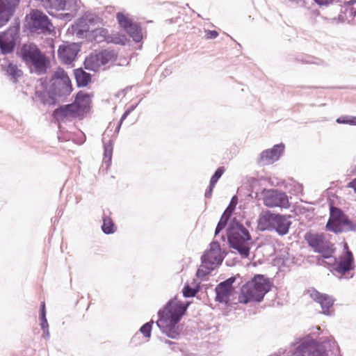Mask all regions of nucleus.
<instances>
[{
    "mask_svg": "<svg viewBox=\"0 0 356 356\" xmlns=\"http://www.w3.org/2000/svg\"><path fill=\"white\" fill-rule=\"evenodd\" d=\"M226 237L229 248L236 250L242 258L249 257L252 238L248 229L236 218L230 220L226 229Z\"/></svg>",
    "mask_w": 356,
    "mask_h": 356,
    "instance_id": "f257e3e1",
    "label": "nucleus"
},
{
    "mask_svg": "<svg viewBox=\"0 0 356 356\" xmlns=\"http://www.w3.org/2000/svg\"><path fill=\"white\" fill-rule=\"evenodd\" d=\"M272 286L269 278L264 275L256 274L242 286L238 302L245 305L251 302H261L265 295L271 290Z\"/></svg>",
    "mask_w": 356,
    "mask_h": 356,
    "instance_id": "f03ea898",
    "label": "nucleus"
},
{
    "mask_svg": "<svg viewBox=\"0 0 356 356\" xmlns=\"http://www.w3.org/2000/svg\"><path fill=\"white\" fill-rule=\"evenodd\" d=\"M290 215H283L270 211H265L257 220L258 229L260 231H275L278 235H286L292 222Z\"/></svg>",
    "mask_w": 356,
    "mask_h": 356,
    "instance_id": "7ed1b4c3",
    "label": "nucleus"
},
{
    "mask_svg": "<svg viewBox=\"0 0 356 356\" xmlns=\"http://www.w3.org/2000/svg\"><path fill=\"white\" fill-rule=\"evenodd\" d=\"M325 228L329 232L339 234L343 232H355L356 223L352 221L341 209L330 206Z\"/></svg>",
    "mask_w": 356,
    "mask_h": 356,
    "instance_id": "20e7f679",
    "label": "nucleus"
},
{
    "mask_svg": "<svg viewBox=\"0 0 356 356\" xmlns=\"http://www.w3.org/2000/svg\"><path fill=\"white\" fill-rule=\"evenodd\" d=\"M292 345L294 347L289 350L291 355L289 356H329L325 346L309 335L298 339Z\"/></svg>",
    "mask_w": 356,
    "mask_h": 356,
    "instance_id": "39448f33",
    "label": "nucleus"
},
{
    "mask_svg": "<svg viewBox=\"0 0 356 356\" xmlns=\"http://www.w3.org/2000/svg\"><path fill=\"white\" fill-rule=\"evenodd\" d=\"M191 302H185L177 300V296L170 298L157 314L159 320L169 323H179L182 317L186 314Z\"/></svg>",
    "mask_w": 356,
    "mask_h": 356,
    "instance_id": "423d86ee",
    "label": "nucleus"
},
{
    "mask_svg": "<svg viewBox=\"0 0 356 356\" xmlns=\"http://www.w3.org/2000/svg\"><path fill=\"white\" fill-rule=\"evenodd\" d=\"M50 87L47 92H37L38 97L43 104L56 105L58 102V98L66 97L70 95L73 88L70 81H50Z\"/></svg>",
    "mask_w": 356,
    "mask_h": 356,
    "instance_id": "0eeeda50",
    "label": "nucleus"
},
{
    "mask_svg": "<svg viewBox=\"0 0 356 356\" xmlns=\"http://www.w3.org/2000/svg\"><path fill=\"white\" fill-rule=\"evenodd\" d=\"M20 25L15 23L4 31H0V52L3 55L12 54L20 44Z\"/></svg>",
    "mask_w": 356,
    "mask_h": 356,
    "instance_id": "6e6552de",
    "label": "nucleus"
},
{
    "mask_svg": "<svg viewBox=\"0 0 356 356\" xmlns=\"http://www.w3.org/2000/svg\"><path fill=\"white\" fill-rule=\"evenodd\" d=\"M227 252L222 250L218 241H213L209 249L206 250L201 257L202 266L207 270H213L221 265Z\"/></svg>",
    "mask_w": 356,
    "mask_h": 356,
    "instance_id": "1a4fd4ad",
    "label": "nucleus"
},
{
    "mask_svg": "<svg viewBox=\"0 0 356 356\" xmlns=\"http://www.w3.org/2000/svg\"><path fill=\"white\" fill-rule=\"evenodd\" d=\"M25 20L29 31L38 33H45L51 25L47 15L37 9H31L26 15Z\"/></svg>",
    "mask_w": 356,
    "mask_h": 356,
    "instance_id": "9d476101",
    "label": "nucleus"
},
{
    "mask_svg": "<svg viewBox=\"0 0 356 356\" xmlns=\"http://www.w3.org/2000/svg\"><path fill=\"white\" fill-rule=\"evenodd\" d=\"M355 259L343 256L334 258L332 272L339 279H350L354 276Z\"/></svg>",
    "mask_w": 356,
    "mask_h": 356,
    "instance_id": "9b49d317",
    "label": "nucleus"
},
{
    "mask_svg": "<svg viewBox=\"0 0 356 356\" xmlns=\"http://www.w3.org/2000/svg\"><path fill=\"white\" fill-rule=\"evenodd\" d=\"M264 204L268 207L289 208L290 203L284 192L277 189H264L263 191Z\"/></svg>",
    "mask_w": 356,
    "mask_h": 356,
    "instance_id": "f8f14e48",
    "label": "nucleus"
},
{
    "mask_svg": "<svg viewBox=\"0 0 356 356\" xmlns=\"http://www.w3.org/2000/svg\"><path fill=\"white\" fill-rule=\"evenodd\" d=\"M116 18L119 25L135 42L138 43L142 40V28L139 23L134 22L121 12L117 13Z\"/></svg>",
    "mask_w": 356,
    "mask_h": 356,
    "instance_id": "ddd939ff",
    "label": "nucleus"
},
{
    "mask_svg": "<svg viewBox=\"0 0 356 356\" xmlns=\"http://www.w3.org/2000/svg\"><path fill=\"white\" fill-rule=\"evenodd\" d=\"M236 279V277L232 276L217 284L215 288L216 302L225 305L229 303L230 296L233 292V284Z\"/></svg>",
    "mask_w": 356,
    "mask_h": 356,
    "instance_id": "4468645a",
    "label": "nucleus"
},
{
    "mask_svg": "<svg viewBox=\"0 0 356 356\" xmlns=\"http://www.w3.org/2000/svg\"><path fill=\"white\" fill-rule=\"evenodd\" d=\"M285 146L281 143L272 148L264 150L259 154L257 163L259 165H269L279 160L284 151Z\"/></svg>",
    "mask_w": 356,
    "mask_h": 356,
    "instance_id": "2eb2a0df",
    "label": "nucleus"
},
{
    "mask_svg": "<svg viewBox=\"0 0 356 356\" xmlns=\"http://www.w3.org/2000/svg\"><path fill=\"white\" fill-rule=\"evenodd\" d=\"M26 66L29 67L31 74H35L38 76L45 74L51 67L50 59L43 52L29 62Z\"/></svg>",
    "mask_w": 356,
    "mask_h": 356,
    "instance_id": "dca6fc26",
    "label": "nucleus"
},
{
    "mask_svg": "<svg viewBox=\"0 0 356 356\" xmlns=\"http://www.w3.org/2000/svg\"><path fill=\"white\" fill-rule=\"evenodd\" d=\"M26 66L29 67L31 74H35L38 76L45 74L51 67L50 59L43 52L29 62Z\"/></svg>",
    "mask_w": 356,
    "mask_h": 356,
    "instance_id": "f3484780",
    "label": "nucleus"
},
{
    "mask_svg": "<svg viewBox=\"0 0 356 356\" xmlns=\"http://www.w3.org/2000/svg\"><path fill=\"white\" fill-rule=\"evenodd\" d=\"M21 0H0V28L14 15Z\"/></svg>",
    "mask_w": 356,
    "mask_h": 356,
    "instance_id": "a211bd4d",
    "label": "nucleus"
},
{
    "mask_svg": "<svg viewBox=\"0 0 356 356\" xmlns=\"http://www.w3.org/2000/svg\"><path fill=\"white\" fill-rule=\"evenodd\" d=\"M81 50V46L78 43L72 42L60 45L58 49V57L64 64L70 65L74 60Z\"/></svg>",
    "mask_w": 356,
    "mask_h": 356,
    "instance_id": "6ab92c4d",
    "label": "nucleus"
},
{
    "mask_svg": "<svg viewBox=\"0 0 356 356\" xmlns=\"http://www.w3.org/2000/svg\"><path fill=\"white\" fill-rule=\"evenodd\" d=\"M304 239L315 252H318L325 245L327 246L332 243L325 238L323 234L312 233L311 232H308L305 234Z\"/></svg>",
    "mask_w": 356,
    "mask_h": 356,
    "instance_id": "aec40b11",
    "label": "nucleus"
},
{
    "mask_svg": "<svg viewBox=\"0 0 356 356\" xmlns=\"http://www.w3.org/2000/svg\"><path fill=\"white\" fill-rule=\"evenodd\" d=\"M40 53L42 51L39 47L35 44L30 42L23 44L17 51V55L27 65Z\"/></svg>",
    "mask_w": 356,
    "mask_h": 356,
    "instance_id": "412c9836",
    "label": "nucleus"
},
{
    "mask_svg": "<svg viewBox=\"0 0 356 356\" xmlns=\"http://www.w3.org/2000/svg\"><path fill=\"white\" fill-rule=\"evenodd\" d=\"M92 93L79 90L75 95L74 102L72 103L81 115L86 114L90 109Z\"/></svg>",
    "mask_w": 356,
    "mask_h": 356,
    "instance_id": "4be33fe9",
    "label": "nucleus"
},
{
    "mask_svg": "<svg viewBox=\"0 0 356 356\" xmlns=\"http://www.w3.org/2000/svg\"><path fill=\"white\" fill-rule=\"evenodd\" d=\"M81 115V113L73 104L60 106L52 113L53 118L58 122L64 121L65 118L69 117L76 118Z\"/></svg>",
    "mask_w": 356,
    "mask_h": 356,
    "instance_id": "5701e85b",
    "label": "nucleus"
},
{
    "mask_svg": "<svg viewBox=\"0 0 356 356\" xmlns=\"http://www.w3.org/2000/svg\"><path fill=\"white\" fill-rule=\"evenodd\" d=\"M156 324L162 333L168 337L173 339H179L181 332V325L179 323H169V321H163L159 319Z\"/></svg>",
    "mask_w": 356,
    "mask_h": 356,
    "instance_id": "b1692460",
    "label": "nucleus"
},
{
    "mask_svg": "<svg viewBox=\"0 0 356 356\" xmlns=\"http://www.w3.org/2000/svg\"><path fill=\"white\" fill-rule=\"evenodd\" d=\"M99 18L95 14L86 13L78 22L77 26V35H82L83 33L90 31L89 26L95 24L99 21Z\"/></svg>",
    "mask_w": 356,
    "mask_h": 356,
    "instance_id": "393cba45",
    "label": "nucleus"
},
{
    "mask_svg": "<svg viewBox=\"0 0 356 356\" xmlns=\"http://www.w3.org/2000/svg\"><path fill=\"white\" fill-rule=\"evenodd\" d=\"M74 74L78 88L87 87L92 81V74L86 72L82 67L74 69Z\"/></svg>",
    "mask_w": 356,
    "mask_h": 356,
    "instance_id": "a878e982",
    "label": "nucleus"
},
{
    "mask_svg": "<svg viewBox=\"0 0 356 356\" xmlns=\"http://www.w3.org/2000/svg\"><path fill=\"white\" fill-rule=\"evenodd\" d=\"M84 68L88 70L96 72L101 66V62L97 54L89 55L83 61Z\"/></svg>",
    "mask_w": 356,
    "mask_h": 356,
    "instance_id": "bb28decb",
    "label": "nucleus"
},
{
    "mask_svg": "<svg viewBox=\"0 0 356 356\" xmlns=\"http://www.w3.org/2000/svg\"><path fill=\"white\" fill-rule=\"evenodd\" d=\"M63 0H42V6L47 10L50 15H54L52 11L49 10H62L65 7V3H63Z\"/></svg>",
    "mask_w": 356,
    "mask_h": 356,
    "instance_id": "cd10ccee",
    "label": "nucleus"
},
{
    "mask_svg": "<svg viewBox=\"0 0 356 356\" xmlns=\"http://www.w3.org/2000/svg\"><path fill=\"white\" fill-rule=\"evenodd\" d=\"M3 70L13 82H17V79L22 75V71L11 62H9L8 65L3 67Z\"/></svg>",
    "mask_w": 356,
    "mask_h": 356,
    "instance_id": "c85d7f7f",
    "label": "nucleus"
},
{
    "mask_svg": "<svg viewBox=\"0 0 356 356\" xmlns=\"http://www.w3.org/2000/svg\"><path fill=\"white\" fill-rule=\"evenodd\" d=\"M102 231L104 234L106 235L112 234L115 232L116 227L113 220L108 216L103 213L102 216Z\"/></svg>",
    "mask_w": 356,
    "mask_h": 356,
    "instance_id": "c756f323",
    "label": "nucleus"
},
{
    "mask_svg": "<svg viewBox=\"0 0 356 356\" xmlns=\"http://www.w3.org/2000/svg\"><path fill=\"white\" fill-rule=\"evenodd\" d=\"M104 144V159L106 167L110 166L113 155V140L110 139L107 143L105 142L104 138L102 139Z\"/></svg>",
    "mask_w": 356,
    "mask_h": 356,
    "instance_id": "7c9ffc66",
    "label": "nucleus"
},
{
    "mask_svg": "<svg viewBox=\"0 0 356 356\" xmlns=\"http://www.w3.org/2000/svg\"><path fill=\"white\" fill-rule=\"evenodd\" d=\"M318 303L323 309V314L327 316L330 315V309L334 304V299L329 295L324 293Z\"/></svg>",
    "mask_w": 356,
    "mask_h": 356,
    "instance_id": "2f4dec72",
    "label": "nucleus"
},
{
    "mask_svg": "<svg viewBox=\"0 0 356 356\" xmlns=\"http://www.w3.org/2000/svg\"><path fill=\"white\" fill-rule=\"evenodd\" d=\"M232 215V214H229V211L225 210L216 227L215 236L218 235L221 232V231H222L224 228L227 225Z\"/></svg>",
    "mask_w": 356,
    "mask_h": 356,
    "instance_id": "473e14b6",
    "label": "nucleus"
},
{
    "mask_svg": "<svg viewBox=\"0 0 356 356\" xmlns=\"http://www.w3.org/2000/svg\"><path fill=\"white\" fill-rule=\"evenodd\" d=\"M67 81V83H70V79L67 75V72L61 67H58L57 70H56L50 79V81Z\"/></svg>",
    "mask_w": 356,
    "mask_h": 356,
    "instance_id": "72a5a7b5",
    "label": "nucleus"
},
{
    "mask_svg": "<svg viewBox=\"0 0 356 356\" xmlns=\"http://www.w3.org/2000/svg\"><path fill=\"white\" fill-rule=\"evenodd\" d=\"M91 32L92 38L97 42L104 40L108 33V31L104 28L95 29L92 30Z\"/></svg>",
    "mask_w": 356,
    "mask_h": 356,
    "instance_id": "f704fd0d",
    "label": "nucleus"
},
{
    "mask_svg": "<svg viewBox=\"0 0 356 356\" xmlns=\"http://www.w3.org/2000/svg\"><path fill=\"white\" fill-rule=\"evenodd\" d=\"M65 7L62 10H70L71 13H76L80 7V0H63Z\"/></svg>",
    "mask_w": 356,
    "mask_h": 356,
    "instance_id": "c9c22d12",
    "label": "nucleus"
},
{
    "mask_svg": "<svg viewBox=\"0 0 356 356\" xmlns=\"http://www.w3.org/2000/svg\"><path fill=\"white\" fill-rule=\"evenodd\" d=\"M334 251V245L331 243L328 245H325L322 250H320L318 253L321 254L324 259H330L332 257Z\"/></svg>",
    "mask_w": 356,
    "mask_h": 356,
    "instance_id": "e433bc0d",
    "label": "nucleus"
},
{
    "mask_svg": "<svg viewBox=\"0 0 356 356\" xmlns=\"http://www.w3.org/2000/svg\"><path fill=\"white\" fill-rule=\"evenodd\" d=\"M101 65H105L108 63L114 56V53L111 51L104 50L97 54Z\"/></svg>",
    "mask_w": 356,
    "mask_h": 356,
    "instance_id": "4c0bfd02",
    "label": "nucleus"
},
{
    "mask_svg": "<svg viewBox=\"0 0 356 356\" xmlns=\"http://www.w3.org/2000/svg\"><path fill=\"white\" fill-rule=\"evenodd\" d=\"M199 289L193 288L188 284H185L182 289V293L184 298H193L198 293Z\"/></svg>",
    "mask_w": 356,
    "mask_h": 356,
    "instance_id": "58836bf2",
    "label": "nucleus"
},
{
    "mask_svg": "<svg viewBox=\"0 0 356 356\" xmlns=\"http://www.w3.org/2000/svg\"><path fill=\"white\" fill-rule=\"evenodd\" d=\"M336 122L338 124H345L356 126V116H351V115L341 116L336 120Z\"/></svg>",
    "mask_w": 356,
    "mask_h": 356,
    "instance_id": "ea45409f",
    "label": "nucleus"
},
{
    "mask_svg": "<svg viewBox=\"0 0 356 356\" xmlns=\"http://www.w3.org/2000/svg\"><path fill=\"white\" fill-rule=\"evenodd\" d=\"M153 322H147L143 324L139 331L145 338H149L152 334V329Z\"/></svg>",
    "mask_w": 356,
    "mask_h": 356,
    "instance_id": "a19ab883",
    "label": "nucleus"
},
{
    "mask_svg": "<svg viewBox=\"0 0 356 356\" xmlns=\"http://www.w3.org/2000/svg\"><path fill=\"white\" fill-rule=\"evenodd\" d=\"M225 168L224 167H219L218 168L216 171L214 172L213 175L211 176L210 179V184L216 185L219 179L222 177L223 173L225 172Z\"/></svg>",
    "mask_w": 356,
    "mask_h": 356,
    "instance_id": "79ce46f5",
    "label": "nucleus"
},
{
    "mask_svg": "<svg viewBox=\"0 0 356 356\" xmlns=\"http://www.w3.org/2000/svg\"><path fill=\"white\" fill-rule=\"evenodd\" d=\"M238 197L236 195H234L232 197L229 205L225 209L227 211H229V214H232L234 212L236 205L238 204Z\"/></svg>",
    "mask_w": 356,
    "mask_h": 356,
    "instance_id": "37998d69",
    "label": "nucleus"
},
{
    "mask_svg": "<svg viewBox=\"0 0 356 356\" xmlns=\"http://www.w3.org/2000/svg\"><path fill=\"white\" fill-rule=\"evenodd\" d=\"M212 270H207L203 268L202 266L196 271V277L198 279L202 280L204 277L208 275Z\"/></svg>",
    "mask_w": 356,
    "mask_h": 356,
    "instance_id": "c03bdc74",
    "label": "nucleus"
},
{
    "mask_svg": "<svg viewBox=\"0 0 356 356\" xmlns=\"http://www.w3.org/2000/svg\"><path fill=\"white\" fill-rule=\"evenodd\" d=\"M309 293H310V297L318 303L320 301L321 298H322V296L324 294V293H321L318 292V291H316L314 289L309 290Z\"/></svg>",
    "mask_w": 356,
    "mask_h": 356,
    "instance_id": "a18cd8bd",
    "label": "nucleus"
},
{
    "mask_svg": "<svg viewBox=\"0 0 356 356\" xmlns=\"http://www.w3.org/2000/svg\"><path fill=\"white\" fill-rule=\"evenodd\" d=\"M340 256L350 257V258H354L353 254L351 252V250L349 249V247H348L347 243H343V252Z\"/></svg>",
    "mask_w": 356,
    "mask_h": 356,
    "instance_id": "49530a36",
    "label": "nucleus"
},
{
    "mask_svg": "<svg viewBox=\"0 0 356 356\" xmlns=\"http://www.w3.org/2000/svg\"><path fill=\"white\" fill-rule=\"evenodd\" d=\"M325 20L332 21V22H336L337 23H343L345 21V17L343 15H339L337 17L328 19L325 17H323Z\"/></svg>",
    "mask_w": 356,
    "mask_h": 356,
    "instance_id": "de8ad7c7",
    "label": "nucleus"
},
{
    "mask_svg": "<svg viewBox=\"0 0 356 356\" xmlns=\"http://www.w3.org/2000/svg\"><path fill=\"white\" fill-rule=\"evenodd\" d=\"M319 6H327L332 4L334 0H313Z\"/></svg>",
    "mask_w": 356,
    "mask_h": 356,
    "instance_id": "09e8293b",
    "label": "nucleus"
},
{
    "mask_svg": "<svg viewBox=\"0 0 356 356\" xmlns=\"http://www.w3.org/2000/svg\"><path fill=\"white\" fill-rule=\"evenodd\" d=\"M214 186H215V185L209 183V185L204 193V196L206 198H210L211 197Z\"/></svg>",
    "mask_w": 356,
    "mask_h": 356,
    "instance_id": "8fccbe9b",
    "label": "nucleus"
},
{
    "mask_svg": "<svg viewBox=\"0 0 356 356\" xmlns=\"http://www.w3.org/2000/svg\"><path fill=\"white\" fill-rule=\"evenodd\" d=\"M41 329L49 328V324L46 316H39Z\"/></svg>",
    "mask_w": 356,
    "mask_h": 356,
    "instance_id": "3c124183",
    "label": "nucleus"
},
{
    "mask_svg": "<svg viewBox=\"0 0 356 356\" xmlns=\"http://www.w3.org/2000/svg\"><path fill=\"white\" fill-rule=\"evenodd\" d=\"M218 36V32L215 30H209L207 33V37L209 39H215Z\"/></svg>",
    "mask_w": 356,
    "mask_h": 356,
    "instance_id": "603ef678",
    "label": "nucleus"
},
{
    "mask_svg": "<svg viewBox=\"0 0 356 356\" xmlns=\"http://www.w3.org/2000/svg\"><path fill=\"white\" fill-rule=\"evenodd\" d=\"M46 307L44 302H42L40 305L39 316H46Z\"/></svg>",
    "mask_w": 356,
    "mask_h": 356,
    "instance_id": "864d4df0",
    "label": "nucleus"
},
{
    "mask_svg": "<svg viewBox=\"0 0 356 356\" xmlns=\"http://www.w3.org/2000/svg\"><path fill=\"white\" fill-rule=\"evenodd\" d=\"M332 348L333 350H332V354H334V355L340 354V348L335 341L332 343Z\"/></svg>",
    "mask_w": 356,
    "mask_h": 356,
    "instance_id": "5fc2aeb1",
    "label": "nucleus"
},
{
    "mask_svg": "<svg viewBox=\"0 0 356 356\" xmlns=\"http://www.w3.org/2000/svg\"><path fill=\"white\" fill-rule=\"evenodd\" d=\"M348 187L353 188L356 193V178L353 179L348 184Z\"/></svg>",
    "mask_w": 356,
    "mask_h": 356,
    "instance_id": "6e6d98bb",
    "label": "nucleus"
},
{
    "mask_svg": "<svg viewBox=\"0 0 356 356\" xmlns=\"http://www.w3.org/2000/svg\"><path fill=\"white\" fill-rule=\"evenodd\" d=\"M43 331L42 337L44 339H49L50 334L49 331V328L42 329Z\"/></svg>",
    "mask_w": 356,
    "mask_h": 356,
    "instance_id": "4d7b16f0",
    "label": "nucleus"
},
{
    "mask_svg": "<svg viewBox=\"0 0 356 356\" xmlns=\"http://www.w3.org/2000/svg\"><path fill=\"white\" fill-rule=\"evenodd\" d=\"M122 124V122H121L120 121H119V122H118V125H117V127H115V132H114V134H115V135H118V133H119V131H120V128H121Z\"/></svg>",
    "mask_w": 356,
    "mask_h": 356,
    "instance_id": "13d9d810",
    "label": "nucleus"
},
{
    "mask_svg": "<svg viewBox=\"0 0 356 356\" xmlns=\"http://www.w3.org/2000/svg\"><path fill=\"white\" fill-rule=\"evenodd\" d=\"M350 15L353 17H356V8L351 7L350 11Z\"/></svg>",
    "mask_w": 356,
    "mask_h": 356,
    "instance_id": "bf43d9fd",
    "label": "nucleus"
},
{
    "mask_svg": "<svg viewBox=\"0 0 356 356\" xmlns=\"http://www.w3.org/2000/svg\"><path fill=\"white\" fill-rule=\"evenodd\" d=\"M129 115V113H128L127 112L124 111V113L122 114V115L121 116V118L120 120V121L121 122H123V121L127 118V116Z\"/></svg>",
    "mask_w": 356,
    "mask_h": 356,
    "instance_id": "052dcab7",
    "label": "nucleus"
},
{
    "mask_svg": "<svg viewBox=\"0 0 356 356\" xmlns=\"http://www.w3.org/2000/svg\"><path fill=\"white\" fill-rule=\"evenodd\" d=\"M164 342H165V343H166V344L169 345L170 346H177V343H175V342H174V341H170V340H168V339H165V340L164 341Z\"/></svg>",
    "mask_w": 356,
    "mask_h": 356,
    "instance_id": "680f3d73",
    "label": "nucleus"
},
{
    "mask_svg": "<svg viewBox=\"0 0 356 356\" xmlns=\"http://www.w3.org/2000/svg\"><path fill=\"white\" fill-rule=\"evenodd\" d=\"M137 106H138V104H132V105H131V106L129 107V110L132 112V111H134L136 109V108L137 107Z\"/></svg>",
    "mask_w": 356,
    "mask_h": 356,
    "instance_id": "e2e57ef3",
    "label": "nucleus"
},
{
    "mask_svg": "<svg viewBox=\"0 0 356 356\" xmlns=\"http://www.w3.org/2000/svg\"><path fill=\"white\" fill-rule=\"evenodd\" d=\"M356 3V0H350L348 2H347V6H350L354 5Z\"/></svg>",
    "mask_w": 356,
    "mask_h": 356,
    "instance_id": "0e129e2a",
    "label": "nucleus"
},
{
    "mask_svg": "<svg viewBox=\"0 0 356 356\" xmlns=\"http://www.w3.org/2000/svg\"><path fill=\"white\" fill-rule=\"evenodd\" d=\"M63 213V211L62 209H59V210L57 211V215L58 216H62Z\"/></svg>",
    "mask_w": 356,
    "mask_h": 356,
    "instance_id": "69168bd1",
    "label": "nucleus"
},
{
    "mask_svg": "<svg viewBox=\"0 0 356 356\" xmlns=\"http://www.w3.org/2000/svg\"><path fill=\"white\" fill-rule=\"evenodd\" d=\"M314 13L316 15H320V11L318 10L314 11Z\"/></svg>",
    "mask_w": 356,
    "mask_h": 356,
    "instance_id": "338daca9",
    "label": "nucleus"
},
{
    "mask_svg": "<svg viewBox=\"0 0 356 356\" xmlns=\"http://www.w3.org/2000/svg\"><path fill=\"white\" fill-rule=\"evenodd\" d=\"M171 346V349L172 350H176L177 346Z\"/></svg>",
    "mask_w": 356,
    "mask_h": 356,
    "instance_id": "774afa93",
    "label": "nucleus"
}]
</instances>
